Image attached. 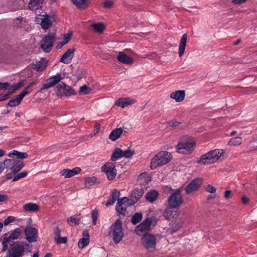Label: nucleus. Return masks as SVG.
<instances>
[{
    "label": "nucleus",
    "mask_w": 257,
    "mask_h": 257,
    "mask_svg": "<svg viewBox=\"0 0 257 257\" xmlns=\"http://www.w3.org/2000/svg\"><path fill=\"white\" fill-rule=\"evenodd\" d=\"M196 142L192 137L184 136L180 138L176 147L177 153L183 154H190L194 150Z\"/></svg>",
    "instance_id": "1"
},
{
    "label": "nucleus",
    "mask_w": 257,
    "mask_h": 257,
    "mask_svg": "<svg viewBox=\"0 0 257 257\" xmlns=\"http://www.w3.org/2000/svg\"><path fill=\"white\" fill-rule=\"evenodd\" d=\"M172 156L168 151H161L158 153L151 160L150 168L154 170L158 167L164 165L170 162Z\"/></svg>",
    "instance_id": "2"
},
{
    "label": "nucleus",
    "mask_w": 257,
    "mask_h": 257,
    "mask_svg": "<svg viewBox=\"0 0 257 257\" xmlns=\"http://www.w3.org/2000/svg\"><path fill=\"white\" fill-rule=\"evenodd\" d=\"M224 153V152L222 149H215L209 151L207 153L202 155L200 159L198 160L197 163L202 165L214 163L218 160Z\"/></svg>",
    "instance_id": "3"
},
{
    "label": "nucleus",
    "mask_w": 257,
    "mask_h": 257,
    "mask_svg": "<svg viewBox=\"0 0 257 257\" xmlns=\"http://www.w3.org/2000/svg\"><path fill=\"white\" fill-rule=\"evenodd\" d=\"M164 190L167 193L169 191H173L170 186H166ZM168 202L169 207L173 208H177L183 203V200L181 195V188L173 190V192L168 199Z\"/></svg>",
    "instance_id": "4"
},
{
    "label": "nucleus",
    "mask_w": 257,
    "mask_h": 257,
    "mask_svg": "<svg viewBox=\"0 0 257 257\" xmlns=\"http://www.w3.org/2000/svg\"><path fill=\"white\" fill-rule=\"evenodd\" d=\"M108 235L115 243H118L123 237V232L122 227V222L120 219H117L111 225L108 231Z\"/></svg>",
    "instance_id": "5"
},
{
    "label": "nucleus",
    "mask_w": 257,
    "mask_h": 257,
    "mask_svg": "<svg viewBox=\"0 0 257 257\" xmlns=\"http://www.w3.org/2000/svg\"><path fill=\"white\" fill-rule=\"evenodd\" d=\"M25 246L19 242H14L7 252L6 257H22L24 254Z\"/></svg>",
    "instance_id": "6"
},
{
    "label": "nucleus",
    "mask_w": 257,
    "mask_h": 257,
    "mask_svg": "<svg viewBox=\"0 0 257 257\" xmlns=\"http://www.w3.org/2000/svg\"><path fill=\"white\" fill-rule=\"evenodd\" d=\"M54 90L56 94L60 97H67L75 94L71 87L63 82L57 84Z\"/></svg>",
    "instance_id": "7"
},
{
    "label": "nucleus",
    "mask_w": 257,
    "mask_h": 257,
    "mask_svg": "<svg viewBox=\"0 0 257 257\" xmlns=\"http://www.w3.org/2000/svg\"><path fill=\"white\" fill-rule=\"evenodd\" d=\"M133 201H134V198L132 196H131V198L124 197L118 200L115 207L116 212L120 214L125 215L126 207L134 204H132Z\"/></svg>",
    "instance_id": "8"
},
{
    "label": "nucleus",
    "mask_w": 257,
    "mask_h": 257,
    "mask_svg": "<svg viewBox=\"0 0 257 257\" xmlns=\"http://www.w3.org/2000/svg\"><path fill=\"white\" fill-rule=\"evenodd\" d=\"M55 37V33H51L46 35L42 40L41 47L44 52L48 53L51 50Z\"/></svg>",
    "instance_id": "9"
},
{
    "label": "nucleus",
    "mask_w": 257,
    "mask_h": 257,
    "mask_svg": "<svg viewBox=\"0 0 257 257\" xmlns=\"http://www.w3.org/2000/svg\"><path fill=\"white\" fill-rule=\"evenodd\" d=\"M101 170L106 174L108 180L109 181L113 180L117 174L115 166L112 162L105 163L101 167Z\"/></svg>",
    "instance_id": "10"
},
{
    "label": "nucleus",
    "mask_w": 257,
    "mask_h": 257,
    "mask_svg": "<svg viewBox=\"0 0 257 257\" xmlns=\"http://www.w3.org/2000/svg\"><path fill=\"white\" fill-rule=\"evenodd\" d=\"M53 21V17L47 15L45 13L43 14H41L39 17L36 18V21L40 24L42 28L44 30H47L50 28L52 25Z\"/></svg>",
    "instance_id": "11"
},
{
    "label": "nucleus",
    "mask_w": 257,
    "mask_h": 257,
    "mask_svg": "<svg viewBox=\"0 0 257 257\" xmlns=\"http://www.w3.org/2000/svg\"><path fill=\"white\" fill-rule=\"evenodd\" d=\"M156 237L155 235L146 232V250L149 252L156 249Z\"/></svg>",
    "instance_id": "12"
},
{
    "label": "nucleus",
    "mask_w": 257,
    "mask_h": 257,
    "mask_svg": "<svg viewBox=\"0 0 257 257\" xmlns=\"http://www.w3.org/2000/svg\"><path fill=\"white\" fill-rule=\"evenodd\" d=\"M26 238L29 242H36L38 238L37 230L32 226H27L24 230Z\"/></svg>",
    "instance_id": "13"
},
{
    "label": "nucleus",
    "mask_w": 257,
    "mask_h": 257,
    "mask_svg": "<svg viewBox=\"0 0 257 257\" xmlns=\"http://www.w3.org/2000/svg\"><path fill=\"white\" fill-rule=\"evenodd\" d=\"M201 184L202 180L200 178L193 180L188 184L185 189L186 194H189L198 189Z\"/></svg>",
    "instance_id": "14"
},
{
    "label": "nucleus",
    "mask_w": 257,
    "mask_h": 257,
    "mask_svg": "<svg viewBox=\"0 0 257 257\" xmlns=\"http://www.w3.org/2000/svg\"><path fill=\"white\" fill-rule=\"evenodd\" d=\"M63 77L61 76V74H57L55 75L52 76L50 77L47 82L43 84L42 89H46L49 88L60 82Z\"/></svg>",
    "instance_id": "15"
},
{
    "label": "nucleus",
    "mask_w": 257,
    "mask_h": 257,
    "mask_svg": "<svg viewBox=\"0 0 257 257\" xmlns=\"http://www.w3.org/2000/svg\"><path fill=\"white\" fill-rule=\"evenodd\" d=\"M76 51L75 48L68 49L64 54L62 56L60 61L66 64H68L72 61Z\"/></svg>",
    "instance_id": "16"
},
{
    "label": "nucleus",
    "mask_w": 257,
    "mask_h": 257,
    "mask_svg": "<svg viewBox=\"0 0 257 257\" xmlns=\"http://www.w3.org/2000/svg\"><path fill=\"white\" fill-rule=\"evenodd\" d=\"M81 171V169L79 167H75L72 169H64L60 171V174L65 178H68L79 174Z\"/></svg>",
    "instance_id": "17"
},
{
    "label": "nucleus",
    "mask_w": 257,
    "mask_h": 257,
    "mask_svg": "<svg viewBox=\"0 0 257 257\" xmlns=\"http://www.w3.org/2000/svg\"><path fill=\"white\" fill-rule=\"evenodd\" d=\"M173 208L169 207L164 211V216L168 220H173L176 219L179 215L178 209L173 210Z\"/></svg>",
    "instance_id": "18"
},
{
    "label": "nucleus",
    "mask_w": 257,
    "mask_h": 257,
    "mask_svg": "<svg viewBox=\"0 0 257 257\" xmlns=\"http://www.w3.org/2000/svg\"><path fill=\"white\" fill-rule=\"evenodd\" d=\"M83 237L79 240L78 246L79 248H83L87 246L89 242V233L87 230H85L82 232Z\"/></svg>",
    "instance_id": "19"
},
{
    "label": "nucleus",
    "mask_w": 257,
    "mask_h": 257,
    "mask_svg": "<svg viewBox=\"0 0 257 257\" xmlns=\"http://www.w3.org/2000/svg\"><path fill=\"white\" fill-rule=\"evenodd\" d=\"M157 222L156 214L153 213L150 216L146 218V231L150 230L151 228L154 226Z\"/></svg>",
    "instance_id": "20"
},
{
    "label": "nucleus",
    "mask_w": 257,
    "mask_h": 257,
    "mask_svg": "<svg viewBox=\"0 0 257 257\" xmlns=\"http://www.w3.org/2000/svg\"><path fill=\"white\" fill-rule=\"evenodd\" d=\"M135 102V101L131 98H120L116 101L115 104L118 106L124 108L128 105L134 103Z\"/></svg>",
    "instance_id": "21"
},
{
    "label": "nucleus",
    "mask_w": 257,
    "mask_h": 257,
    "mask_svg": "<svg viewBox=\"0 0 257 257\" xmlns=\"http://www.w3.org/2000/svg\"><path fill=\"white\" fill-rule=\"evenodd\" d=\"M185 96L184 90H177L172 92L170 94V98L175 99L176 102H179L182 101Z\"/></svg>",
    "instance_id": "22"
},
{
    "label": "nucleus",
    "mask_w": 257,
    "mask_h": 257,
    "mask_svg": "<svg viewBox=\"0 0 257 257\" xmlns=\"http://www.w3.org/2000/svg\"><path fill=\"white\" fill-rule=\"evenodd\" d=\"M117 59L118 61L124 64H130L133 62V59L123 52H119Z\"/></svg>",
    "instance_id": "23"
},
{
    "label": "nucleus",
    "mask_w": 257,
    "mask_h": 257,
    "mask_svg": "<svg viewBox=\"0 0 257 257\" xmlns=\"http://www.w3.org/2000/svg\"><path fill=\"white\" fill-rule=\"evenodd\" d=\"M44 0H30L29 8L30 10L34 11L42 8Z\"/></svg>",
    "instance_id": "24"
},
{
    "label": "nucleus",
    "mask_w": 257,
    "mask_h": 257,
    "mask_svg": "<svg viewBox=\"0 0 257 257\" xmlns=\"http://www.w3.org/2000/svg\"><path fill=\"white\" fill-rule=\"evenodd\" d=\"M187 38V35L186 34H183L182 37H181L178 52L179 57H181L184 53L186 45Z\"/></svg>",
    "instance_id": "25"
},
{
    "label": "nucleus",
    "mask_w": 257,
    "mask_h": 257,
    "mask_svg": "<svg viewBox=\"0 0 257 257\" xmlns=\"http://www.w3.org/2000/svg\"><path fill=\"white\" fill-rule=\"evenodd\" d=\"M98 179L95 176L88 177L85 178V187L89 188L93 185H97L99 183Z\"/></svg>",
    "instance_id": "26"
},
{
    "label": "nucleus",
    "mask_w": 257,
    "mask_h": 257,
    "mask_svg": "<svg viewBox=\"0 0 257 257\" xmlns=\"http://www.w3.org/2000/svg\"><path fill=\"white\" fill-rule=\"evenodd\" d=\"M73 4L78 9L85 10L88 6L89 0H71Z\"/></svg>",
    "instance_id": "27"
},
{
    "label": "nucleus",
    "mask_w": 257,
    "mask_h": 257,
    "mask_svg": "<svg viewBox=\"0 0 257 257\" xmlns=\"http://www.w3.org/2000/svg\"><path fill=\"white\" fill-rule=\"evenodd\" d=\"M159 196V193L157 190H151L146 195V199L151 203L155 201Z\"/></svg>",
    "instance_id": "28"
},
{
    "label": "nucleus",
    "mask_w": 257,
    "mask_h": 257,
    "mask_svg": "<svg viewBox=\"0 0 257 257\" xmlns=\"http://www.w3.org/2000/svg\"><path fill=\"white\" fill-rule=\"evenodd\" d=\"M22 232L23 230L21 228H16L12 231L9 236H7V238L12 242L13 240L18 239Z\"/></svg>",
    "instance_id": "29"
},
{
    "label": "nucleus",
    "mask_w": 257,
    "mask_h": 257,
    "mask_svg": "<svg viewBox=\"0 0 257 257\" xmlns=\"http://www.w3.org/2000/svg\"><path fill=\"white\" fill-rule=\"evenodd\" d=\"M144 191L142 188H136L133 191L131 196L134 198V201H132V204L136 203L138 200L143 196Z\"/></svg>",
    "instance_id": "30"
},
{
    "label": "nucleus",
    "mask_w": 257,
    "mask_h": 257,
    "mask_svg": "<svg viewBox=\"0 0 257 257\" xmlns=\"http://www.w3.org/2000/svg\"><path fill=\"white\" fill-rule=\"evenodd\" d=\"M135 231L136 233L140 236H142V243H144L145 241V220L143 221L139 225L136 227Z\"/></svg>",
    "instance_id": "31"
},
{
    "label": "nucleus",
    "mask_w": 257,
    "mask_h": 257,
    "mask_svg": "<svg viewBox=\"0 0 257 257\" xmlns=\"http://www.w3.org/2000/svg\"><path fill=\"white\" fill-rule=\"evenodd\" d=\"M24 209L27 212H36L40 209L39 206L34 203H26L23 206Z\"/></svg>",
    "instance_id": "32"
},
{
    "label": "nucleus",
    "mask_w": 257,
    "mask_h": 257,
    "mask_svg": "<svg viewBox=\"0 0 257 257\" xmlns=\"http://www.w3.org/2000/svg\"><path fill=\"white\" fill-rule=\"evenodd\" d=\"M122 132V129L121 128L114 129L109 134L108 138L111 141H114L120 137Z\"/></svg>",
    "instance_id": "33"
},
{
    "label": "nucleus",
    "mask_w": 257,
    "mask_h": 257,
    "mask_svg": "<svg viewBox=\"0 0 257 257\" xmlns=\"http://www.w3.org/2000/svg\"><path fill=\"white\" fill-rule=\"evenodd\" d=\"M46 66L47 61L44 59H42L41 61L33 65V68L37 71L43 70L46 68Z\"/></svg>",
    "instance_id": "34"
},
{
    "label": "nucleus",
    "mask_w": 257,
    "mask_h": 257,
    "mask_svg": "<svg viewBox=\"0 0 257 257\" xmlns=\"http://www.w3.org/2000/svg\"><path fill=\"white\" fill-rule=\"evenodd\" d=\"M36 83L35 81H33L29 84L25 89H24L17 96L22 101L23 98L29 93L32 91L31 87L35 85Z\"/></svg>",
    "instance_id": "35"
},
{
    "label": "nucleus",
    "mask_w": 257,
    "mask_h": 257,
    "mask_svg": "<svg viewBox=\"0 0 257 257\" xmlns=\"http://www.w3.org/2000/svg\"><path fill=\"white\" fill-rule=\"evenodd\" d=\"M9 156L24 159L27 158L28 157V155L26 153L20 152L16 150H13L9 154Z\"/></svg>",
    "instance_id": "36"
},
{
    "label": "nucleus",
    "mask_w": 257,
    "mask_h": 257,
    "mask_svg": "<svg viewBox=\"0 0 257 257\" xmlns=\"http://www.w3.org/2000/svg\"><path fill=\"white\" fill-rule=\"evenodd\" d=\"M17 163L16 159H7L4 162H2L3 166H4V169L6 168L7 169H10L11 171L14 165Z\"/></svg>",
    "instance_id": "37"
},
{
    "label": "nucleus",
    "mask_w": 257,
    "mask_h": 257,
    "mask_svg": "<svg viewBox=\"0 0 257 257\" xmlns=\"http://www.w3.org/2000/svg\"><path fill=\"white\" fill-rule=\"evenodd\" d=\"M80 221V217L79 215H75L68 218L67 220L68 223L71 225L73 226L76 224H78Z\"/></svg>",
    "instance_id": "38"
},
{
    "label": "nucleus",
    "mask_w": 257,
    "mask_h": 257,
    "mask_svg": "<svg viewBox=\"0 0 257 257\" xmlns=\"http://www.w3.org/2000/svg\"><path fill=\"white\" fill-rule=\"evenodd\" d=\"M121 157H123L122 150L119 148H116L111 155V160L112 161H115Z\"/></svg>",
    "instance_id": "39"
},
{
    "label": "nucleus",
    "mask_w": 257,
    "mask_h": 257,
    "mask_svg": "<svg viewBox=\"0 0 257 257\" xmlns=\"http://www.w3.org/2000/svg\"><path fill=\"white\" fill-rule=\"evenodd\" d=\"M16 163L12 170V172L14 174L18 173L24 167V164L22 161L16 159Z\"/></svg>",
    "instance_id": "40"
},
{
    "label": "nucleus",
    "mask_w": 257,
    "mask_h": 257,
    "mask_svg": "<svg viewBox=\"0 0 257 257\" xmlns=\"http://www.w3.org/2000/svg\"><path fill=\"white\" fill-rule=\"evenodd\" d=\"M242 143L241 137H237L232 138L228 142V144L230 146H239Z\"/></svg>",
    "instance_id": "41"
},
{
    "label": "nucleus",
    "mask_w": 257,
    "mask_h": 257,
    "mask_svg": "<svg viewBox=\"0 0 257 257\" xmlns=\"http://www.w3.org/2000/svg\"><path fill=\"white\" fill-rule=\"evenodd\" d=\"M91 26L95 31L98 33H102L105 29V25L101 23L93 24Z\"/></svg>",
    "instance_id": "42"
},
{
    "label": "nucleus",
    "mask_w": 257,
    "mask_h": 257,
    "mask_svg": "<svg viewBox=\"0 0 257 257\" xmlns=\"http://www.w3.org/2000/svg\"><path fill=\"white\" fill-rule=\"evenodd\" d=\"M143 218V215L141 213H136L131 218V222L133 224H136L140 222Z\"/></svg>",
    "instance_id": "43"
},
{
    "label": "nucleus",
    "mask_w": 257,
    "mask_h": 257,
    "mask_svg": "<svg viewBox=\"0 0 257 257\" xmlns=\"http://www.w3.org/2000/svg\"><path fill=\"white\" fill-rule=\"evenodd\" d=\"M21 100L19 98V97L16 96L15 99H11L9 103H8V106L10 107H14L18 105Z\"/></svg>",
    "instance_id": "44"
},
{
    "label": "nucleus",
    "mask_w": 257,
    "mask_h": 257,
    "mask_svg": "<svg viewBox=\"0 0 257 257\" xmlns=\"http://www.w3.org/2000/svg\"><path fill=\"white\" fill-rule=\"evenodd\" d=\"M134 151L132 150L131 149H127L126 150L122 151L123 157H124L125 158H131L134 155Z\"/></svg>",
    "instance_id": "45"
},
{
    "label": "nucleus",
    "mask_w": 257,
    "mask_h": 257,
    "mask_svg": "<svg viewBox=\"0 0 257 257\" xmlns=\"http://www.w3.org/2000/svg\"><path fill=\"white\" fill-rule=\"evenodd\" d=\"M72 36V32H69L64 35L63 37L62 38L63 41L64 42V44H67L70 40H71Z\"/></svg>",
    "instance_id": "46"
},
{
    "label": "nucleus",
    "mask_w": 257,
    "mask_h": 257,
    "mask_svg": "<svg viewBox=\"0 0 257 257\" xmlns=\"http://www.w3.org/2000/svg\"><path fill=\"white\" fill-rule=\"evenodd\" d=\"M27 174H28L27 172H26V171L22 172L17 174V175L15 176V177H14V178L13 179V181H16L21 178H24L27 175Z\"/></svg>",
    "instance_id": "47"
},
{
    "label": "nucleus",
    "mask_w": 257,
    "mask_h": 257,
    "mask_svg": "<svg viewBox=\"0 0 257 257\" xmlns=\"http://www.w3.org/2000/svg\"><path fill=\"white\" fill-rule=\"evenodd\" d=\"M91 89L86 85H83L80 87L79 92L86 94L89 93Z\"/></svg>",
    "instance_id": "48"
},
{
    "label": "nucleus",
    "mask_w": 257,
    "mask_h": 257,
    "mask_svg": "<svg viewBox=\"0 0 257 257\" xmlns=\"http://www.w3.org/2000/svg\"><path fill=\"white\" fill-rule=\"evenodd\" d=\"M12 242L11 241H10L9 239H7V236H5L3 240V242H2V245H3V250L4 251L6 250L8 247V245L11 243Z\"/></svg>",
    "instance_id": "49"
},
{
    "label": "nucleus",
    "mask_w": 257,
    "mask_h": 257,
    "mask_svg": "<svg viewBox=\"0 0 257 257\" xmlns=\"http://www.w3.org/2000/svg\"><path fill=\"white\" fill-rule=\"evenodd\" d=\"M55 241L57 244L66 243L67 241V238L66 237H58L55 238Z\"/></svg>",
    "instance_id": "50"
},
{
    "label": "nucleus",
    "mask_w": 257,
    "mask_h": 257,
    "mask_svg": "<svg viewBox=\"0 0 257 257\" xmlns=\"http://www.w3.org/2000/svg\"><path fill=\"white\" fill-rule=\"evenodd\" d=\"M98 216V211L96 209L93 210L91 213V217L92 219V222L93 225L96 224V220Z\"/></svg>",
    "instance_id": "51"
},
{
    "label": "nucleus",
    "mask_w": 257,
    "mask_h": 257,
    "mask_svg": "<svg viewBox=\"0 0 257 257\" xmlns=\"http://www.w3.org/2000/svg\"><path fill=\"white\" fill-rule=\"evenodd\" d=\"M120 195V193L119 191L115 189V190H113V191L110 195V197L111 198H113V200L118 201L119 200L118 198H119Z\"/></svg>",
    "instance_id": "52"
},
{
    "label": "nucleus",
    "mask_w": 257,
    "mask_h": 257,
    "mask_svg": "<svg viewBox=\"0 0 257 257\" xmlns=\"http://www.w3.org/2000/svg\"><path fill=\"white\" fill-rule=\"evenodd\" d=\"M16 220V218L12 216H9L5 220L3 223V225L7 226L10 223L14 222Z\"/></svg>",
    "instance_id": "53"
},
{
    "label": "nucleus",
    "mask_w": 257,
    "mask_h": 257,
    "mask_svg": "<svg viewBox=\"0 0 257 257\" xmlns=\"http://www.w3.org/2000/svg\"><path fill=\"white\" fill-rule=\"evenodd\" d=\"M205 190L210 193H214L216 189L211 185L208 184L205 187Z\"/></svg>",
    "instance_id": "54"
},
{
    "label": "nucleus",
    "mask_w": 257,
    "mask_h": 257,
    "mask_svg": "<svg viewBox=\"0 0 257 257\" xmlns=\"http://www.w3.org/2000/svg\"><path fill=\"white\" fill-rule=\"evenodd\" d=\"M113 2L111 0H106L103 3V7L106 9H109L113 7Z\"/></svg>",
    "instance_id": "55"
},
{
    "label": "nucleus",
    "mask_w": 257,
    "mask_h": 257,
    "mask_svg": "<svg viewBox=\"0 0 257 257\" xmlns=\"http://www.w3.org/2000/svg\"><path fill=\"white\" fill-rule=\"evenodd\" d=\"M10 86L9 82H0V90H6Z\"/></svg>",
    "instance_id": "56"
},
{
    "label": "nucleus",
    "mask_w": 257,
    "mask_h": 257,
    "mask_svg": "<svg viewBox=\"0 0 257 257\" xmlns=\"http://www.w3.org/2000/svg\"><path fill=\"white\" fill-rule=\"evenodd\" d=\"M181 227V224L180 223H178L174 226H173L171 229L170 231L172 233H174L176 232L178 229Z\"/></svg>",
    "instance_id": "57"
},
{
    "label": "nucleus",
    "mask_w": 257,
    "mask_h": 257,
    "mask_svg": "<svg viewBox=\"0 0 257 257\" xmlns=\"http://www.w3.org/2000/svg\"><path fill=\"white\" fill-rule=\"evenodd\" d=\"M54 233L55 235V236L54 237V238L61 236L60 229L58 227H55L54 229Z\"/></svg>",
    "instance_id": "58"
},
{
    "label": "nucleus",
    "mask_w": 257,
    "mask_h": 257,
    "mask_svg": "<svg viewBox=\"0 0 257 257\" xmlns=\"http://www.w3.org/2000/svg\"><path fill=\"white\" fill-rule=\"evenodd\" d=\"M8 200V196L6 194H0V203L4 202Z\"/></svg>",
    "instance_id": "59"
},
{
    "label": "nucleus",
    "mask_w": 257,
    "mask_h": 257,
    "mask_svg": "<svg viewBox=\"0 0 257 257\" xmlns=\"http://www.w3.org/2000/svg\"><path fill=\"white\" fill-rule=\"evenodd\" d=\"M23 86V82H19L18 83H16L14 85H12V86L14 88V90H17L19 88H20Z\"/></svg>",
    "instance_id": "60"
},
{
    "label": "nucleus",
    "mask_w": 257,
    "mask_h": 257,
    "mask_svg": "<svg viewBox=\"0 0 257 257\" xmlns=\"http://www.w3.org/2000/svg\"><path fill=\"white\" fill-rule=\"evenodd\" d=\"M116 200H113V198H111L110 197V199H109L108 200V201H107L106 203V206H110V205H112L116 201Z\"/></svg>",
    "instance_id": "61"
},
{
    "label": "nucleus",
    "mask_w": 257,
    "mask_h": 257,
    "mask_svg": "<svg viewBox=\"0 0 257 257\" xmlns=\"http://www.w3.org/2000/svg\"><path fill=\"white\" fill-rule=\"evenodd\" d=\"M246 0H232V3L235 5H241L245 3Z\"/></svg>",
    "instance_id": "62"
},
{
    "label": "nucleus",
    "mask_w": 257,
    "mask_h": 257,
    "mask_svg": "<svg viewBox=\"0 0 257 257\" xmlns=\"http://www.w3.org/2000/svg\"><path fill=\"white\" fill-rule=\"evenodd\" d=\"M231 193L230 190H226L224 192V197L226 199H229L231 197Z\"/></svg>",
    "instance_id": "63"
},
{
    "label": "nucleus",
    "mask_w": 257,
    "mask_h": 257,
    "mask_svg": "<svg viewBox=\"0 0 257 257\" xmlns=\"http://www.w3.org/2000/svg\"><path fill=\"white\" fill-rule=\"evenodd\" d=\"M10 94H9L8 93L4 94V95L1 96V100H5L7 99H8L10 97Z\"/></svg>",
    "instance_id": "64"
}]
</instances>
